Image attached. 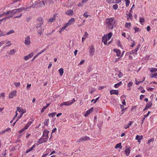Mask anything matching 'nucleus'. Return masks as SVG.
<instances>
[{"mask_svg":"<svg viewBox=\"0 0 157 157\" xmlns=\"http://www.w3.org/2000/svg\"><path fill=\"white\" fill-rule=\"evenodd\" d=\"M115 21L113 17L106 19L105 20L106 27L109 29H113L115 24Z\"/></svg>","mask_w":157,"mask_h":157,"instance_id":"nucleus-1","label":"nucleus"},{"mask_svg":"<svg viewBox=\"0 0 157 157\" xmlns=\"http://www.w3.org/2000/svg\"><path fill=\"white\" fill-rule=\"evenodd\" d=\"M137 50H132L131 52H128L126 53L127 55H129L128 58L129 59H131L134 55L137 54Z\"/></svg>","mask_w":157,"mask_h":157,"instance_id":"nucleus-2","label":"nucleus"},{"mask_svg":"<svg viewBox=\"0 0 157 157\" xmlns=\"http://www.w3.org/2000/svg\"><path fill=\"white\" fill-rule=\"evenodd\" d=\"M36 4H35V5H33L32 6H29V7L26 8H20L19 9H17L16 10H14L15 11H14L13 13V15L14 14H17V13L20 12H21L23 11V10L26 11L27 10V9L29 8H30L31 7H33Z\"/></svg>","mask_w":157,"mask_h":157,"instance_id":"nucleus-3","label":"nucleus"},{"mask_svg":"<svg viewBox=\"0 0 157 157\" xmlns=\"http://www.w3.org/2000/svg\"><path fill=\"white\" fill-rule=\"evenodd\" d=\"M37 21L38 22L36 25V29H38L39 28L41 27L42 25L43 24V20L42 18H39Z\"/></svg>","mask_w":157,"mask_h":157,"instance_id":"nucleus-4","label":"nucleus"},{"mask_svg":"<svg viewBox=\"0 0 157 157\" xmlns=\"http://www.w3.org/2000/svg\"><path fill=\"white\" fill-rule=\"evenodd\" d=\"M131 152V147L129 146H126L125 150L124 151L125 155L127 156H128Z\"/></svg>","mask_w":157,"mask_h":157,"instance_id":"nucleus-5","label":"nucleus"},{"mask_svg":"<svg viewBox=\"0 0 157 157\" xmlns=\"http://www.w3.org/2000/svg\"><path fill=\"white\" fill-rule=\"evenodd\" d=\"M113 50L116 52L117 56H120V57H121L122 56L124 52V51H123L122 53H121L120 50Z\"/></svg>","mask_w":157,"mask_h":157,"instance_id":"nucleus-6","label":"nucleus"},{"mask_svg":"<svg viewBox=\"0 0 157 157\" xmlns=\"http://www.w3.org/2000/svg\"><path fill=\"white\" fill-rule=\"evenodd\" d=\"M17 91L14 90L11 92L9 95V98L10 99L13 98L16 95Z\"/></svg>","mask_w":157,"mask_h":157,"instance_id":"nucleus-7","label":"nucleus"},{"mask_svg":"<svg viewBox=\"0 0 157 157\" xmlns=\"http://www.w3.org/2000/svg\"><path fill=\"white\" fill-rule=\"evenodd\" d=\"M33 56V52H31L30 53L29 55L24 57V59L26 61L32 57Z\"/></svg>","mask_w":157,"mask_h":157,"instance_id":"nucleus-8","label":"nucleus"},{"mask_svg":"<svg viewBox=\"0 0 157 157\" xmlns=\"http://www.w3.org/2000/svg\"><path fill=\"white\" fill-rule=\"evenodd\" d=\"M25 43L27 45H29L30 44V39L29 36H27L25 38Z\"/></svg>","mask_w":157,"mask_h":157,"instance_id":"nucleus-9","label":"nucleus"},{"mask_svg":"<svg viewBox=\"0 0 157 157\" xmlns=\"http://www.w3.org/2000/svg\"><path fill=\"white\" fill-rule=\"evenodd\" d=\"M88 139V137L87 136H82L77 140L76 142H80L82 141L87 140Z\"/></svg>","mask_w":157,"mask_h":157,"instance_id":"nucleus-10","label":"nucleus"},{"mask_svg":"<svg viewBox=\"0 0 157 157\" xmlns=\"http://www.w3.org/2000/svg\"><path fill=\"white\" fill-rule=\"evenodd\" d=\"M143 139V136L142 135L140 136L139 135H137L136 136L135 139L136 140H138V142L139 143H140L141 140Z\"/></svg>","mask_w":157,"mask_h":157,"instance_id":"nucleus-11","label":"nucleus"},{"mask_svg":"<svg viewBox=\"0 0 157 157\" xmlns=\"http://www.w3.org/2000/svg\"><path fill=\"white\" fill-rule=\"evenodd\" d=\"M72 104V103H71V101H68L66 102H64L60 105V106H62L63 105H67L69 106Z\"/></svg>","mask_w":157,"mask_h":157,"instance_id":"nucleus-12","label":"nucleus"},{"mask_svg":"<svg viewBox=\"0 0 157 157\" xmlns=\"http://www.w3.org/2000/svg\"><path fill=\"white\" fill-rule=\"evenodd\" d=\"M31 121H29L25 126L24 127L26 129H27L30 125L33 123L34 121L33 119H32Z\"/></svg>","mask_w":157,"mask_h":157,"instance_id":"nucleus-13","label":"nucleus"},{"mask_svg":"<svg viewBox=\"0 0 157 157\" xmlns=\"http://www.w3.org/2000/svg\"><path fill=\"white\" fill-rule=\"evenodd\" d=\"M152 105V102L151 101L148 102L146 105V106L144 109H143V111H145L147 110L148 108L150 107Z\"/></svg>","mask_w":157,"mask_h":157,"instance_id":"nucleus-14","label":"nucleus"},{"mask_svg":"<svg viewBox=\"0 0 157 157\" xmlns=\"http://www.w3.org/2000/svg\"><path fill=\"white\" fill-rule=\"evenodd\" d=\"M57 15V14H55L53 15V17L48 20V22L52 23L55 21L56 20V17Z\"/></svg>","mask_w":157,"mask_h":157,"instance_id":"nucleus-15","label":"nucleus"},{"mask_svg":"<svg viewBox=\"0 0 157 157\" xmlns=\"http://www.w3.org/2000/svg\"><path fill=\"white\" fill-rule=\"evenodd\" d=\"M75 21V19L73 18H71L69 20L68 22L67 23V25L69 26L71 24L73 23Z\"/></svg>","mask_w":157,"mask_h":157,"instance_id":"nucleus-16","label":"nucleus"},{"mask_svg":"<svg viewBox=\"0 0 157 157\" xmlns=\"http://www.w3.org/2000/svg\"><path fill=\"white\" fill-rule=\"evenodd\" d=\"M133 123V121H129V123L128 124H126L124 125V128L125 129H127Z\"/></svg>","mask_w":157,"mask_h":157,"instance_id":"nucleus-17","label":"nucleus"},{"mask_svg":"<svg viewBox=\"0 0 157 157\" xmlns=\"http://www.w3.org/2000/svg\"><path fill=\"white\" fill-rule=\"evenodd\" d=\"M112 33L111 32H110L108 34V35H105L104 36H105L106 37V38H107V39L108 40H109L112 37Z\"/></svg>","mask_w":157,"mask_h":157,"instance_id":"nucleus-18","label":"nucleus"},{"mask_svg":"<svg viewBox=\"0 0 157 157\" xmlns=\"http://www.w3.org/2000/svg\"><path fill=\"white\" fill-rule=\"evenodd\" d=\"M110 93L111 95L113 94L117 95L119 94V91L117 90H112L110 91Z\"/></svg>","mask_w":157,"mask_h":157,"instance_id":"nucleus-19","label":"nucleus"},{"mask_svg":"<svg viewBox=\"0 0 157 157\" xmlns=\"http://www.w3.org/2000/svg\"><path fill=\"white\" fill-rule=\"evenodd\" d=\"M73 13V11L71 10H69L65 12V14L69 15H72Z\"/></svg>","mask_w":157,"mask_h":157,"instance_id":"nucleus-20","label":"nucleus"},{"mask_svg":"<svg viewBox=\"0 0 157 157\" xmlns=\"http://www.w3.org/2000/svg\"><path fill=\"white\" fill-rule=\"evenodd\" d=\"M39 28V29L37 30V32L39 34L41 35L42 34L44 31V28L42 29L41 27H40Z\"/></svg>","mask_w":157,"mask_h":157,"instance_id":"nucleus-21","label":"nucleus"},{"mask_svg":"<svg viewBox=\"0 0 157 157\" xmlns=\"http://www.w3.org/2000/svg\"><path fill=\"white\" fill-rule=\"evenodd\" d=\"M49 133V131L48 130H45L43 132V136L44 137H48V134Z\"/></svg>","mask_w":157,"mask_h":157,"instance_id":"nucleus-22","label":"nucleus"},{"mask_svg":"<svg viewBox=\"0 0 157 157\" xmlns=\"http://www.w3.org/2000/svg\"><path fill=\"white\" fill-rule=\"evenodd\" d=\"M108 40L107 39V38L105 36H103L102 39V41L103 42L104 44L106 45L107 44V41Z\"/></svg>","mask_w":157,"mask_h":157,"instance_id":"nucleus-23","label":"nucleus"},{"mask_svg":"<svg viewBox=\"0 0 157 157\" xmlns=\"http://www.w3.org/2000/svg\"><path fill=\"white\" fill-rule=\"evenodd\" d=\"M122 147L121 145V143H120L117 144L115 147V148L116 149L119 148L121 149Z\"/></svg>","mask_w":157,"mask_h":157,"instance_id":"nucleus-24","label":"nucleus"},{"mask_svg":"<svg viewBox=\"0 0 157 157\" xmlns=\"http://www.w3.org/2000/svg\"><path fill=\"white\" fill-rule=\"evenodd\" d=\"M88 34L87 32H85V34L84 35V36L82 38V42H83L85 39L86 38L87 36H88Z\"/></svg>","mask_w":157,"mask_h":157,"instance_id":"nucleus-25","label":"nucleus"},{"mask_svg":"<svg viewBox=\"0 0 157 157\" xmlns=\"http://www.w3.org/2000/svg\"><path fill=\"white\" fill-rule=\"evenodd\" d=\"M59 73L60 75L61 76H62L63 73V68H60L59 70Z\"/></svg>","mask_w":157,"mask_h":157,"instance_id":"nucleus-26","label":"nucleus"},{"mask_svg":"<svg viewBox=\"0 0 157 157\" xmlns=\"http://www.w3.org/2000/svg\"><path fill=\"white\" fill-rule=\"evenodd\" d=\"M122 82H119L115 84L114 85V87L115 88H118L122 84Z\"/></svg>","mask_w":157,"mask_h":157,"instance_id":"nucleus-27","label":"nucleus"},{"mask_svg":"<svg viewBox=\"0 0 157 157\" xmlns=\"http://www.w3.org/2000/svg\"><path fill=\"white\" fill-rule=\"evenodd\" d=\"M56 114V113L55 112L52 113H51L48 114V116L49 117H53L55 116Z\"/></svg>","mask_w":157,"mask_h":157,"instance_id":"nucleus-28","label":"nucleus"},{"mask_svg":"<svg viewBox=\"0 0 157 157\" xmlns=\"http://www.w3.org/2000/svg\"><path fill=\"white\" fill-rule=\"evenodd\" d=\"M125 27L127 28H129L131 26L130 23L126 22L125 24Z\"/></svg>","mask_w":157,"mask_h":157,"instance_id":"nucleus-29","label":"nucleus"},{"mask_svg":"<svg viewBox=\"0 0 157 157\" xmlns=\"http://www.w3.org/2000/svg\"><path fill=\"white\" fill-rule=\"evenodd\" d=\"M68 26H69L68 25H67V24H66V25H64V26H63L62 28V29L60 30L59 31V32L60 33H61V32H62V31H63L67 27H68Z\"/></svg>","mask_w":157,"mask_h":157,"instance_id":"nucleus-30","label":"nucleus"},{"mask_svg":"<svg viewBox=\"0 0 157 157\" xmlns=\"http://www.w3.org/2000/svg\"><path fill=\"white\" fill-rule=\"evenodd\" d=\"M145 20L144 18L143 17H140V22L141 24H142V23L144 22Z\"/></svg>","mask_w":157,"mask_h":157,"instance_id":"nucleus-31","label":"nucleus"},{"mask_svg":"<svg viewBox=\"0 0 157 157\" xmlns=\"http://www.w3.org/2000/svg\"><path fill=\"white\" fill-rule=\"evenodd\" d=\"M15 50H11L9 53L10 55H13L15 52Z\"/></svg>","mask_w":157,"mask_h":157,"instance_id":"nucleus-32","label":"nucleus"},{"mask_svg":"<svg viewBox=\"0 0 157 157\" xmlns=\"http://www.w3.org/2000/svg\"><path fill=\"white\" fill-rule=\"evenodd\" d=\"M14 84L16 87H20L21 86V84L19 82H14Z\"/></svg>","mask_w":157,"mask_h":157,"instance_id":"nucleus-33","label":"nucleus"},{"mask_svg":"<svg viewBox=\"0 0 157 157\" xmlns=\"http://www.w3.org/2000/svg\"><path fill=\"white\" fill-rule=\"evenodd\" d=\"M125 5L126 6H128L130 3L129 0H125Z\"/></svg>","mask_w":157,"mask_h":157,"instance_id":"nucleus-34","label":"nucleus"},{"mask_svg":"<svg viewBox=\"0 0 157 157\" xmlns=\"http://www.w3.org/2000/svg\"><path fill=\"white\" fill-rule=\"evenodd\" d=\"M127 15H128V17H127V19H128L129 18H130V19H132V15L131 14V13H129L128 14H126Z\"/></svg>","mask_w":157,"mask_h":157,"instance_id":"nucleus-35","label":"nucleus"},{"mask_svg":"<svg viewBox=\"0 0 157 157\" xmlns=\"http://www.w3.org/2000/svg\"><path fill=\"white\" fill-rule=\"evenodd\" d=\"M113 9L115 10H117L118 8V6L117 4H115L113 6Z\"/></svg>","mask_w":157,"mask_h":157,"instance_id":"nucleus-36","label":"nucleus"},{"mask_svg":"<svg viewBox=\"0 0 157 157\" xmlns=\"http://www.w3.org/2000/svg\"><path fill=\"white\" fill-rule=\"evenodd\" d=\"M157 68H152L151 69L150 71L151 72H154L157 71Z\"/></svg>","mask_w":157,"mask_h":157,"instance_id":"nucleus-37","label":"nucleus"},{"mask_svg":"<svg viewBox=\"0 0 157 157\" xmlns=\"http://www.w3.org/2000/svg\"><path fill=\"white\" fill-rule=\"evenodd\" d=\"M17 111H18L19 112H21L22 113L23 112V110L22 109V108H20L19 107H17ZM24 112H25L24 111Z\"/></svg>","mask_w":157,"mask_h":157,"instance_id":"nucleus-38","label":"nucleus"},{"mask_svg":"<svg viewBox=\"0 0 157 157\" xmlns=\"http://www.w3.org/2000/svg\"><path fill=\"white\" fill-rule=\"evenodd\" d=\"M82 114L84 115V116L85 117H87L88 116V110H87L86 112V113L85 112H83L82 113Z\"/></svg>","mask_w":157,"mask_h":157,"instance_id":"nucleus-39","label":"nucleus"},{"mask_svg":"<svg viewBox=\"0 0 157 157\" xmlns=\"http://www.w3.org/2000/svg\"><path fill=\"white\" fill-rule=\"evenodd\" d=\"M42 139H43L44 142H45L47 141L48 139V137H43V138H42Z\"/></svg>","mask_w":157,"mask_h":157,"instance_id":"nucleus-40","label":"nucleus"},{"mask_svg":"<svg viewBox=\"0 0 157 157\" xmlns=\"http://www.w3.org/2000/svg\"><path fill=\"white\" fill-rule=\"evenodd\" d=\"M14 32V31L13 30H10L8 32L6 35H9L11 34L12 33H13Z\"/></svg>","mask_w":157,"mask_h":157,"instance_id":"nucleus-41","label":"nucleus"},{"mask_svg":"<svg viewBox=\"0 0 157 157\" xmlns=\"http://www.w3.org/2000/svg\"><path fill=\"white\" fill-rule=\"evenodd\" d=\"M133 82H129L127 85V87H131L133 85Z\"/></svg>","mask_w":157,"mask_h":157,"instance_id":"nucleus-42","label":"nucleus"},{"mask_svg":"<svg viewBox=\"0 0 157 157\" xmlns=\"http://www.w3.org/2000/svg\"><path fill=\"white\" fill-rule=\"evenodd\" d=\"M154 138H151L148 141L147 143V144H149L151 142H153L154 141Z\"/></svg>","mask_w":157,"mask_h":157,"instance_id":"nucleus-43","label":"nucleus"},{"mask_svg":"<svg viewBox=\"0 0 157 157\" xmlns=\"http://www.w3.org/2000/svg\"><path fill=\"white\" fill-rule=\"evenodd\" d=\"M123 76V74L121 72V71H119L118 76L119 78H121Z\"/></svg>","mask_w":157,"mask_h":157,"instance_id":"nucleus-44","label":"nucleus"},{"mask_svg":"<svg viewBox=\"0 0 157 157\" xmlns=\"http://www.w3.org/2000/svg\"><path fill=\"white\" fill-rule=\"evenodd\" d=\"M103 124V122L101 121L100 122H99L98 124V126L99 127H101V125Z\"/></svg>","mask_w":157,"mask_h":157,"instance_id":"nucleus-45","label":"nucleus"},{"mask_svg":"<svg viewBox=\"0 0 157 157\" xmlns=\"http://www.w3.org/2000/svg\"><path fill=\"white\" fill-rule=\"evenodd\" d=\"M156 76H157V73H156L155 74H152L151 77V78H152L155 77Z\"/></svg>","mask_w":157,"mask_h":157,"instance_id":"nucleus-46","label":"nucleus"},{"mask_svg":"<svg viewBox=\"0 0 157 157\" xmlns=\"http://www.w3.org/2000/svg\"><path fill=\"white\" fill-rule=\"evenodd\" d=\"M25 113V112H23L21 114L19 115V117H18L17 119V121H18L19 120V119L21 117L23 114L24 113Z\"/></svg>","mask_w":157,"mask_h":157,"instance_id":"nucleus-47","label":"nucleus"},{"mask_svg":"<svg viewBox=\"0 0 157 157\" xmlns=\"http://www.w3.org/2000/svg\"><path fill=\"white\" fill-rule=\"evenodd\" d=\"M45 121L44 122V124L45 125L48 126V122L49 121L48 120H45Z\"/></svg>","mask_w":157,"mask_h":157,"instance_id":"nucleus-48","label":"nucleus"},{"mask_svg":"<svg viewBox=\"0 0 157 157\" xmlns=\"http://www.w3.org/2000/svg\"><path fill=\"white\" fill-rule=\"evenodd\" d=\"M84 62H85V60H82L81 61V62H80V63H79V64L78 65L79 66V65H82L84 63Z\"/></svg>","mask_w":157,"mask_h":157,"instance_id":"nucleus-49","label":"nucleus"},{"mask_svg":"<svg viewBox=\"0 0 157 157\" xmlns=\"http://www.w3.org/2000/svg\"><path fill=\"white\" fill-rule=\"evenodd\" d=\"M35 146H36L34 144L31 148H29V149L30 151H32L33 150L34 148L35 147Z\"/></svg>","mask_w":157,"mask_h":157,"instance_id":"nucleus-50","label":"nucleus"},{"mask_svg":"<svg viewBox=\"0 0 157 157\" xmlns=\"http://www.w3.org/2000/svg\"><path fill=\"white\" fill-rule=\"evenodd\" d=\"M147 89L148 91H152L154 89L152 87H148L147 88Z\"/></svg>","mask_w":157,"mask_h":157,"instance_id":"nucleus-51","label":"nucleus"},{"mask_svg":"<svg viewBox=\"0 0 157 157\" xmlns=\"http://www.w3.org/2000/svg\"><path fill=\"white\" fill-rule=\"evenodd\" d=\"M115 2H113V1L112 2L114 3H118L119 2H121V1L122 0H115Z\"/></svg>","mask_w":157,"mask_h":157,"instance_id":"nucleus-52","label":"nucleus"},{"mask_svg":"<svg viewBox=\"0 0 157 157\" xmlns=\"http://www.w3.org/2000/svg\"><path fill=\"white\" fill-rule=\"evenodd\" d=\"M38 142L39 144H41L44 142L43 139L42 138H40Z\"/></svg>","mask_w":157,"mask_h":157,"instance_id":"nucleus-53","label":"nucleus"},{"mask_svg":"<svg viewBox=\"0 0 157 157\" xmlns=\"http://www.w3.org/2000/svg\"><path fill=\"white\" fill-rule=\"evenodd\" d=\"M46 108H46V107H45V106H44L41 110V112H43L46 109Z\"/></svg>","mask_w":157,"mask_h":157,"instance_id":"nucleus-54","label":"nucleus"},{"mask_svg":"<svg viewBox=\"0 0 157 157\" xmlns=\"http://www.w3.org/2000/svg\"><path fill=\"white\" fill-rule=\"evenodd\" d=\"M44 50H42L40 52H38L36 55L37 56H38L40 54L44 52Z\"/></svg>","mask_w":157,"mask_h":157,"instance_id":"nucleus-55","label":"nucleus"},{"mask_svg":"<svg viewBox=\"0 0 157 157\" xmlns=\"http://www.w3.org/2000/svg\"><path fill=\"white\" fill-rule=\"evenodd\" d=\"M90 55H92L94 52V50H90Z\"/></svg>","mask_w":157,"mask_h":157,"instance_id":"nucleus-56","label":"nucleus"},{"mask_svg":"<svg viewBox=\"0 0 157 157\" xmlns=\"http://www.w3.org/2000/svg\"><path fill=\"white\" fill-rule=\"evenodd\" d=\"M25 130H26V129H25V127H24V128L21 129L20 131H19V133H21L23 132Z\"/></svg>","mask_w":157,"mask_h":157,"instance_id":"nucleus-57","label":"nucleus"},{"mask_svg":"<svg viewBox=\"0 0 157 157\" xmlns=\"http://www.w3.org/2000/svg\"><path fill=\"white\" fill-rule=\"evenodd\" d=\"M13 17V14H11L10 15H7L6 17H7L8 19L12 17Z\"/></svg>","mask_w":157,"mask_h":157,"instance_id":"nucleus-58","label":"nucleus"},{"mask_svg":"<svg viewBox=\"0 0 157 157\" xmlns=\"http://www.w3.org/2000/svg\"><path fill=\"white\" fill-rule=\"evenodd\" d=\"M145 117H144L142 118V119L141 120V124H142L144 123V120L145 119Z\"/></svg>","mask_w":157,"mask_h":157,"instance_id":"nucleus-59","label":"nucleus"},{"mask_svg":"<svg viewBox=\"0 0 157 157\" xmlns=\"http://www.w3.org/2000/svg\"><path fill=\"white\" fill-rule=\"evenodd\" d=\"M84 16L85 17H87L88 16V15L87 14V12H85L84 14Z\"/></svg>","mask_w":157,"mask_h":157,"instance_id":"nucleus-60","label":"nucleus"},{"mask_svg":"<svg viewBox=\"0 0 157 157\" xmlns=\"http://www.w3.org/2000/svg\"><path fill=\"white\" fill-rule=\"evenodd\" d=\"M93 109V108L91 107L90 109H89V113H91L92 111V110Z\"/></svg>","mask_w":157,"mask_h":157,"instance_id":"nucleus-61","label":"nucleus"},{"mask_svg":"<svg viewBox=\"0 0 157 157\" xmlns=\"http://www.w3.org/2000/svg\"><path fill=\"white\" fill-rule=\"evenodd\" d=\"M145 97V95H141L140 96V99L142 100L143 98Z\"/></svg>","mask_w":157,"mask_h":157,"instance_id":"nucleus-62","label":"nucleus"},{"mask_svg":"<svg viewBox=\"0 0 157 157\" xmlns=\"http://www.w3.org/2000/svg\"><path fill=\"white\" fill-rule=\"evenodd\" d=\"M5 97V94L4 93H2L0 94V97Z\"/></svg>","mask_w":157,"mask_h":157,"instance_id":"nucleus-63","label":"nucleus"},{"mask_svg":"<svg viewBox=\"0 0 157 157\" xmlns=\"http://www.w3.org/2000/svg\"><path fill=\"white\" fill-rule=\"evenodd\" d=\"M147 30L148 32L149 31L151 30V28L149 26H148L147 27Z\"/></svg>","mask_w":157,"mask_h":157,"instance_id":"nucleus-64","label":"nucleus"}]
</instances>
